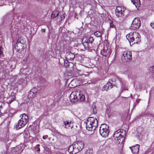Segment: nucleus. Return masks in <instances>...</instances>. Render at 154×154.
I'll list each match as a JSON object with an SVG mask.
<instances>
[{
	"mask_svg": "<svg viewBox=\"0 0 154 154\" xmlns=\"http://www.w3.org/2000/svg\"><path fill=\"white\" fill-rule=\"evenodd\" d=\"M85 99L84 95L81 93L79 91H72L69 96L70 102L74 103L78 101H83Z\"/></svg>",
	"mask_w": 154,
	"mask_h": 154,
	"instance_id": "nucleus-1",
	"label": "nucleus"
},
{
	"mask_svg": "<svg viewBox=\"0 0 154 154\" xmlns=\"http://www.w3.org/2000/svg\"><path fill=\"white\" fill-rule=\"evenodd\" d=\"M127 39L128 40L130 45L132 43V45L135 44L139 43L141 42L140 37L138 33L135 32H131L126 36Z\"/></svg>",
	"mask_w": 154,
	"mask_h": 154,
	"instance_id": "nucleus-2",
	"label": "nucleus"
},
{
	"mask_svg": "<svg viewBox=\"0 0 154 154\" xmlns=\"http://www.w3.org/2000/svg\"><path fill=\"white\" fill-rule=\"evenodd\" d=\"M125 131L122 129H119L116 131L113 134V137L116 142L122 144L124 141V136Z\"/></svg>",
	"mask_w": 154,
	"mask_h": 154,
	"instance_id": "nucleus-3",
	"label": "nucleus"
},
{
	"mask_svg": "<svg viewBox=\"0 0 154 154\" xmlns=\"http://www.w3.org/2000/svg\"><path fill=\"white\" fill-rule=\"evenodd\" d=\"M98 125V121L96 118L93 117L88 118L86 121V127L88 131L94 130Z\"/></svg>",
	"mask_w": 154,
	"mask_h": 154,
	"instance_id": "nucleus-4",
	"label": "nucleus"
},
{
	"mask_svg": "<svg viewBox=\"0 0 154 154\" xmlns=\"http://www.w3.org/2000/svg\"><path fill=\"white\" fill-rule=\"evenodd\" d=\"M22 117L18 122L14 125V127L17 130H19L23 127L27 123L28 120V117L25 114H23L20 115Z\"/></svg>",
	"mask_w": 154,
	"mask_h": 154,
	"instance_id": "nucleus-5",
	"label": "nucleus"
},
{
	"mask_svg": "<svg viewBox=\"0 0 154 154\" xmlns=\"http://www.w3.org/2000/svg\"><path fill=\"white\" fill-rule=\"evenodd\" d=\"M122 61L124 62H129L132 60V53L131 51L125 50L123 52L121 55Z\"/></svg>",
	"mask_w": 154,
	"mask_h": 154,
	"instance_id": "nucleus-6",
	"label": "nucleus"
},
{
	"mask_svg": "<svg viewBox=\"0 0 154 154\" xmlns=\"http://www.w3.org/2000/svg\"><path fill=\"white\" fill-rule=\"evenodd\" d=\"M109 126L106 124H102L100 127L99 133L100 135L105 138L107 137L109 134Z\"/></svg>",
	"mask_w": 154,
	"mask_h": 154,
	"instance_id": "nucleus-7",
	"label": "nucleus"
},
{
	"mask_svg": "<svg viewBox=\"0 0 154 154\" xmlns=\"http://www.w3.org/2000/svg\"><path fill=\"white\" fill-rule=\"evenodd\" d=\"M141 22L138 18H134L130 26V28L133 30H136L140 26Z\"/></svg>",
	"mask_w": 154,
	"mask_h": 154,
	"instance_id": "nucleus-8",
	"label": "nucleus"
},
{
	"mask_svg": "<svg viewBox=\"0 0 154 154\" xmlns=\"http://www.w3.org/2000/svg\"><path fill=\"white\" fill-rule=\"evenodd\" d=\"M125 8L124 7L118 6L116 7L115 10L116 15L118 17L123 16L124 15V12Z\"/></svg>",
	"mask_w": 154,
	"mask_h": 154,
	"instance_id": "nucleus-9",
	"label": "nucleus"
},
{
	"mask_svg": "<svg viewBox=\"0 0 154 154\" xmlns=\"http://www.w3.org/2000/svg\"><path fill=\"white\" fill-rule=\"evenodd\" d=\"M111 81L112 82L116 81V82L117 83L119 82L121 87V89L122 90V91H123L125 90H127L126 88H125V83L123 80L122 78H117L116 80L114 79H111Z\"/></svg>",
	"mask_w": 154,
	"mask_h": 154,
	"instance_id": "nucleus-10",
	"label": "nucleus"
},
{
	"mask_svg": "<svg viewBox=\"0 0 154 154\" xmlns=\"http://www.w3.org/2000/svg\"><path fill=\"white\" fill-rule=\"evenodd\" d=\"M24 44L21 41L18 40L16 43L14 47L17 51H22L24 47Z\"/></svg>",
	"mask_w": 154,
	"mask_h": 154,
	"instance_id": "nucleus-11",
	"label": "nucleus"
},
{
	"mask_svg": "<svg viewBox=\"0 0 154 154\" xmlns=\"http://www.w3.org/2000/svg\"><path fill=\"white\" fill-rule=\"evenodd\" d=\"M74 145L75 147V150H77L78 151H79L84 147V144L81 141H78L75 143Z\"/></svg>",
	"mask_w": 154,
	"mask_h": 154,
	"instance_id": "nucleus-12",
	"label": "nucleus"
},
{
	"mask_svg": "<svg viewBox=\"0 0 154 154\" xmlns=\"http://www.w3.org/2000/svg\"><path fill=\"white\" fill-rule=\"evenodd\" d=\"M129 148L131 149L132 152L133 154H137L139 150V146L136 144L133 146H130Z\"/></svg>",
	"mask_w": 154,
	"mask_h": 154,
	"instance_id": "nucleus-13",
	"label": "nucleus"
},
{
	"mask_svg": "<svg viewBox=\"0 0 154 154\" xmlns=\"http://www.w3.org/2000/svg\"><path fill=\"white\" fill-rule=\"evenodd\" d=\"M75 149L74 144H73L70 146L68 148V152L69 154H75L77 151L76 150H75Z\"/></svg>",
	"mask_w": 154,
	"mask_h": 154,
	"instance_id": "nucleus-14",
	"label": "nucleus"
},
{
	"mask_svg": "<svg viewBox=\"0 0 154 154\" xmlns=\"http://www.w3.org/2000/svg\"><path fill=\"white\" fill-rule=\"evenodd\" d=\"M88 40V38L86 37L84 38L83 39V42L82 44L85 48L88 47L89 42Z\"/></svg>",
	"mask_w": 154,
	"mask_h": 154,
	"instance_id": "nucleus-15",
	"label": "nucleus"
},
{
	"mask_svg": "<svg viewBox=\"0 0 154 154\" xmlns=\"http://www.w3.org/2000/svg\"><path fill=\"white\" fill-rule=\"evenodd\" d=\"M131 1L136 8L139 7L140 6V0H131Z\"/></svg>",
	"mask_w": 154,
	"mask_h": 154,
	"instance_id": "nucleus-16",
	"label": "nucleus"
},
{
	"mask_svg": "<svg viewBox=\"0 0 154 154\" xmlns=\"http://www.w3.org/2000/svg\"><path fill=\"white\" fill-rule=\"evenodd\" d=\"M75 57L74 54L70 52H68V60L71 61Z\"/></svg>",
	"mask_w": 154,
	"mask_h": 154,
	"instance_id": "nucleus-17",
	"label": "nucleus"
},
{
	"mask_svg": "<svg viewBox=\"0 0 154 154\" xmlns=\"http://www.w3.org/2000/svg\"><path fill=\"white\" fill-rule=\"evenodd\" d=\"M59 14V12L58 11L56 10L54 11L51 14V18H54L56 17Z\"/></svg>",
	"mask_w": 154,
	"mask_h": 154,
	"instance_id": "nucleus-18",
	"label": "nucleus"
},
{
	"mask_svg": "<svg viewBox=\"0 0 154 154\" xmlns=\"http://www.w3.org/2000/svg\"><path fill=\"white\" fill-rule=\"evenodd\" d=\"M68 129L69 128L72 129L73 126V121L72 120H71L70 121H68Z\"/></svg>",
	"mask_w": 154,
	"mask_h": 154,
	"instance_id": "nucleus-19",
	"label": "nucleus"
},
{
	"mask_svg": "<svg viewBox=\"0 0 154 154\" xmlns=\"http://www.w3.org/2000/svg\"><path fill=\"white\" fill-rule=\"evenodd\" d=\"M35 95V94L31 91L29 93L28 95V98H32L34 97Z\"/></svg>",
	"mask_w": 154,
	"mask_h": 154,
	"instance_id": "nucleus-20",
	"label": "nucleus"
},
{
	"mask_svg": "<svg viewBox=\"0 0 154 154\" xmlns=\"http://www.w3.org/2000/svg\"><path fill=\"white\" fill-rule=\"evenodd\" d=\"M3 47L0 45V58H2L4 56V55L3 53Z\"/></svg>",
	"mask_w": 154,
	"mask_h": 154,
	"instance_id": "nucleus-21",
	"label": "nucleus"
},
{
	"mask_svg": "<svg viewBox=\"0 0 154 154\" xmlns=\"http://www.w3.org/2000/svg\"><path fill=\"white\" fill-rule=\"evenodd\" d=\"M16 99V97L14 95H13L12 96V97L11 98V100H9L7 102V103L8 104H11L13 101H14Z\"/></svg>",
	"mask_w": 154,
	"mask_h": 154,
	"instance_id": "nucleus-22",
	"label": "nucleus"
},
{
	"mask_svg": "<svg viewBox=\"0 0 154 154\" xmlns=\"http://www.w3.org/2000/svg\"><path fill=\"white\" fill-rule=\"evenodd\" d=\"M102 34V32L98 31H96L94 33V35L97 37H100Z\"/></svg>",
	"mask_w": 154,
	"mask_h": 154,
	"instance_id": "nucleus-23",
	"label": "nucleus"
},
{
	"mask_svg": "<svg viewBox=\"0 0 154 154\" xmlns=\"http://www.w3.org/2000/svg\"><path fill=\"white\" fill-rule=\"evenodd\" d=\"M93 151L92 149H88L85 151V154H92Z\"/></svg>",
	"mask_w": 154,
	"mask_h": 154,
	"instance_id": "nucleus-24",
	"label": "nucleus"
},
{
	"mask_svg": "<svg viewBox=\"0 0 154 154\" xmlns=\"http://www.w3.org/2000/svg\"><path fill=\"white\" fill-rule=\"evenodd\" d=\"M106 85H107L108 87L110 88V89L111 88L113 87V85H112V84L110 82H109Z\"/></svg>",
	"mask_w": 154,
	"mask_h": 154,
	"instance_id": "nucleus-25",
	"label": "nucleus"
},
{
	"mask_svg": "<svg viewBox=\"0 0 154 154\" xmlns=\"http://www.w3.org/2000/svg\"><path fill=\"white\" fill-rule=\"evenodd\" d=\"M101 54L103 56H105L107 54V51H105L104 50H102L101 51Z\"/></svg>",
	"mask_w": 154,
	"mask_h": 154,
	"instance_id": "nucleus-26",
	"label": "nucleus"
},
{
	"mask_svg": "<svg viewBox=\"0 0 154 154\" xmlns=\"http://www.w3.org/2000/svg\"><path fill=\"white\" fill-rule=\"evenodd\" d=\"M40 146L39 144H38L35 147V149L37 151H40V148H39V146Z\"/></svg>",
	"mask_w": 154,
	"mask_h": 154,
	"instance_id": "nucleus-27",
	"label": "nucleus"
},
{
	"mask_svg": "<svg viewBox=\"0 0 154 154\" xmlns=\"http://www.w3.org/2000/svg\"><path fill=\"white\" fill-rule=\"evenodd\" d=\"M110 89V88L108 87L107 85L106 84L103 88V90H107L108 89Z\"/></svg>",
	"mask_w": 154,
	"mask_h": 154,
	"instance_id": "nucleus-28",
	"label": "nucleus"
},
{
	"mask_svg": "<svg viewBox=\"0 0 154 154\" xmlns=\"http://www.w3.org/2000/svg\"><path fill=\"white\" fill-rule=\"evenodd\" d=\"M88 40L89 43H91L94 41V39L91 36L88 38Z\"/></svg>",
	"mask_w": 154,
	"mask_h": 154,
	"instance_id": "nucleus-29",
	"label": "nucleus"
},
{
	"mask_svg": "<svg viewBox=\"0 0 154 154\" xmlns=\"http://www.w3.org/2000/svg\"><path fill=\"white\" fill-rule=\"evenodd\" d=\"M107 54L108 55V57H109L111 53V51L110 49H108L107 51Z\"/></svg>",
	"mask_w": 154,
	"mask_h": 154,
	"instance_id": "nucleus-30",
	"label": "nucleus"
},
{
	"mask_svg": "<svg viewBox=\"0 0 154 154\" xmlns=\"http://www.w3.org/2000/svg\"><path fill=\"white\" fill-rule=\"evenodd\" d=\"M66 60H65L64 62V65L66 67L67 66V60L66 57Z\"/></svg>",
	"mask_w": 154,
	"mask_h": 154,
	"instance_id": "nucleus-31",
	"label": "nucleus"
},
{
	"mask_svg": "<svg viewBox=\"0 0 154 154\" xmlns=\"http://www.w3.org/2000/svg\"><path fill=\"white\" fill-rule=\"evenodd\" d=\"M110 26L111 28H113L114 27V25L112 22L110 23Z\"/></svg>",
	"mask_w": 154,
	"mask_h": 154,
	"instance_id": "nucleus-32",
	"label": "nucleus"
},
{
	"mask_svg": "<svg viewBox=\"0 0 154 154\" xmlns=\"http://www.w3.org/2000/svg\"><path fill=\"white\" fill-rule=\"evenodd\" d=\"M48 138V136L47 135H45L43 136L42 137V138L44 140H45Z\"/></svg>",
	"mask_w": 154,
	"mask_h": 154,
	"instance_id": "nucleus-33",
	"label": "nucleus"
},
{
	"mask_svg": "<svg viewBox=\"0 0 154 154\" xmlns=\"http://www.w3.org/2000/svg\"><path fill=\"white\" fill-rule=\"evenodd\" d=\"M150 26L153 29H154V22H151L150 24Z\"/></svg>",
	"mask_w": 154,
	"mask_h": 154,
	"instance_id": "nucleus-34",
	"label": "nucleus"
},
{
	"mask_svg": "<svg viewBox=\"0 0 154 154\" xmlns=\"http://www.w3.org/2000/svg\"><path fill=\"white\" fill-rule=\"evenodd\" d=\"M69 66H73V63L68 62V67Z\"/></svg>",
	"mask_w": 154,
	"mask_h": 154,
	"instance_id": "nucleus-35",
	"label": "nucleus"
},
{
	"mask_svg": "<svg viewBox=\"0 0 154 154\" xmlns=\"http://www.w3.org/2000/svg\"><path fill=\"white\" fill-rule=\"evenodd\" d=\"M65 16L64 15H62L60 18H61V20H62V19H63L65 18Z\"/></svg>",
	"mask_w": 154,
	"mask_h": 154,
	"instance_id": "nucleus-36",
	"label": "nucleus"
},
{
	"mask_svg": "<svg viewBox=\"0 0 154 154\" xmlns=\"http://www.w3.org/2000/svg\"><path fill=\"white\" fill-rule=\"evenodd\" d=\"M74 40V38H69V40L70 41H73Z\"/></svg>",
	"mask_w": 154,
	"mask_h": 154,
	"instance_id": "nucleus-37",
	"label": "nucleus"
},
{
	"mask_svg": "<svg viewBox=\"0 0 154 154\" xmlns=\"http://www.w3.org/2000/svg\"><path fill=\"white\" fill-rule=\"evenodd\" d=\"M2 102H0V109L2 108Z\"/></svg>",
	"mask_w": 154,
	"mask_h": 154,
	"instance_id": "nucleus-38",
	"label": "nucleus"
},
{
	"mask_svg": "<svg viewBox=\"0 0 154 154\" xmlns=\"http://www.w3.org/2000/svg\"><path fill=\"white\" fill-rule=\"evenodd\" d=\"M42 32H45V29H42Z\"/></svg>",
	"mask_w": 154,
	"mask_h": 154,
	"instance_id": "nucleus-39",
	"label": "nucleus"
},
{
	"mask_svg": "<svg viewBox=\"0 0 154 154\" xmlns=\"http://www.w3.org/2000/svg\"><path fill=\"white\" fill-rule=\"evenodd\" d=\"M140 101V99H137L136 100V102L137 103H139Z\"/></svg>",
	"mask_w": 154,
	"mask_h": 154,
	"instance_id": "nucleus-40",
	"label": "nucleus"
},
{
	"mask_svg": "<svg viewBox=\"0 0 154 154\" xmlns=\"http://www.w3.org/2000/svg\"><path fill=\"white\" fill-rule=\"evenodd\" d=\"M116 51H115V55H114V59L115 58H116Z\"/></svg>",
	"mask_w": 154,
	"mask_h": 154,
	"instance_id": "nucleus-41",
	"label": "nucleus"
},
{
	"mask_svg": "<svg viewBox=\"0 0 154 154\" xmlns=\"http://www.w3.org/2000/svg\"><path fill=\"white\" fill-rule=\"evenodd\" d=\"M73 82V81H72L71 82V83H70L68 85V86H69L70 85V84H71Z\"/></svg>",
	"mask_w": 154,
	"mask_h": 154,
	"instance_id": "nucleus-42",
	"label": "nucleus"
},
{
	"mask_svg": "<svg viewBox=\"0 0 154 154\" xmlns=\"http://www.w3.org/2000/svg\"><path fill=\"white\" fill-rule=\"evenodd\" d=\"M154 68V67L153 66H152V67H151L150 68V70L151 69H153V68Z\"/></svg>",
	"mask_w": 154,
	"mask_h": 154,
	"instance_id": "nucleus-43",
	"label": "nucleus"
},
{
	"mask_svg": "<svg viewBox=\"0 0 154 154\" xmlns=\"http://www.w3.org/2000/svg\"><path fill=\"white\" fill-rule=\"evenodd\" d=\"M65 125H66V123H65Z\"/></svg>",
	"mask_w": 154,
	"mask_h": 154,
	"instance_id": "nucleus-44",
	"label": "nucleus"
},
{
	"mask_svg": "<svg viewBox=\"0 0 154 154\" xmlns=\"http://www.w3.org/2000/svg\"><path fill=\"white\" fill-rule=\"evenodd\" d=\"M66 124H67V121H66Z\"/></svg>",
	"mask_w": 154,
	"mask_h": 154,
	"instance_id": "nucleus-45",
	"label": "nucleus"
},
{
	"mask_svg": "<svg viewBox=\"0 0 154 154\" xmlns=\"http://www.w3.org/2000/svg\"><path fill=\"white\" fill-rule=\"evenodd\" d=\"M68 34L69 33V31H68Z\"/></svg>",
	"mask_w": 154,
	"mask_h": 154,
	"instance_id": "nucleus-46",
	"label": "nucleus"
}]
</instances>
